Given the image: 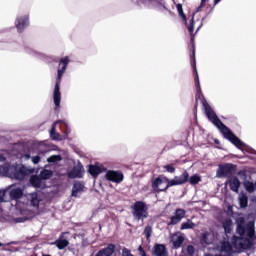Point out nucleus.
Wrapping results in <instances>:
<instances>
[{"label":"nucleus","instance_id":"obj_1","mask_svg":"<svg viewBox=\"0 0 256 256\" xmlns=\"http://www.w3.org/2000/svg\"><path fill=\"white\" fill-rule=\"evenodd\" d=\"M236 232L239 236H233L232 243L235 249H242L247 251L253 247V240L255 239V221L245 220V217L236 219Z\"/></svg>","mask_w":256,"mask_h":256},{"label":"nucleus","instance_id":"obj_2","mask_svg":"<svg viewBox=\"0 0 256 256\" xmlns=\"http://www.w3.org/2000/svg\"><path fill=\"white\" fill-rule=\"evenodd\" d=\"M204 111L206 116L208 117L209 121L217 127V129H220L224 135L228 139V141L231 142L232 145H235L237 149H241V147H245V143L239 139V137L235 136L233 132L223 124V121L219 119V116L213 111V108H211V105L207 102L206 99L202 100Z\"/></svg>","mask_w":256,"mask_h":256},{"label":"nucleus","instance_id":"obj_3","mask_svg":"<svg viewBox=\"0 0 256 256\" xmlns=\"http://www.w3.org/2000/svg\"><path fill=\"white\" fill-rule=\"evenodd\" d=\"M189 183V172L184 170L180 176H175L174 179H169L166 176H158L152 181V189L154 193H167L171 187L185 185Z\"/></svg>","mask_w":256,"mask_h":256},{"label":"nucleus","instance_id":"obj_4","mask_svg":"<svg viewBox=\"0 0 256 256\" xmlns=\"http://www.w3.org/2000/svg\"><path fill=\"white\" fill-rule=\"evenodd\" d=\"M2 173L10 179H15V181H23L27 175L33 173V170L28 169L23 164L6 163L2 166Z\"/></svg>","mask_w":256,"mask_h":256},{"label":"nucleus","instance_id":"obj_5","mask_svg":"<svg viewBox=\"0 0 256 256\" xmlns=\"http://www.w3.org/2000/svg\"><path fill=\"white\" fill-rule=\"evenodd\" d=\"M69 63V56L61 58L59 62L58 76L56 79V84L53 93L54 105L57 108L61 107V79H63V75H65V71H67Z\"/></svg>","mask_w":256,"mask_h":256},{"label":"nucleus","instance_id":"obj_6","mask_svg":"<svg viewBox=\"0 0 256 256\" xmlns=\"http://www.w3.org/2000/svg\"><path fill=\"white\" fill-rule=\"evenodd\" d=\"M191 51H192V54L190 55V64L193 69V73L195 75L194 77V83L196 87L195 109H197L199 100L202 101L203 103V99H205V96H203V92L201 91V83L199 82V72H197V59L195 58V44H192Z\"/></svg>","mask_w":256,"mask_h":256},{"label":"nucleus","instance_id":"obj_7","mask_svg":"<svg viewBox=\"0 0 256 256\" xmlns=\"http://www.w3.org/2000/svg\"><path fill=\"white\" fill-rule=\"evenodd\" d=\"M131 213L136 221H145L149 217V205L145 201H136L131 206Z\"/></svg>","mask_w":256,"mask_h":256},{"label":"nucleus","instance_id":"obj_8","mask_svg":"<svg viewBox=\"0 0 256 256\" xmlns=\"http://www.w3.org/2000/svg\"><path fill=\"white\" fill-rule=\"evenodd\" d=\"M235 171H237V165L235 164H220L217 170V177H233Z\"/></svg>","mask_w":256,"mask_h":256},{"label":"nucleus","instance_id":"obj_9","mask_svg":"<svg viewBox=\"0 0 256 256\" xmlns=\"http://www.w3.org/2000/svg\"><path fill=\"white\" fill-rule=\"evenodd\" d=\"M185 215H187V211L183 208H177L174 211V215L170 217V221L167 222L168 227L171 225H179L183 219H185Z\"/></svg>","mask_w":256,"mask_h":256},{"label":"nucleus","instance_id":"obj_10","mask_svg":"<svg viewBox=\"0 0 256 256\" xmlns=\"http://www.w3.org/2000/svg\"><path fill=\"white\" fill-rule=\"evenodd\" d=\"M176 9L182 19V21L185 23L189 33H193L194 31V27H195V20L194 18L192 17L191 20H190V23L188 24L187 23V15H185V12H183V5L182 4H177L176 5Z\"/></svg>","mask_w":256,"mask_h":256},{"label":"nucleus","instance_id":"obj_11","mask_svg":"<svg viewBox=\"0 0 256 256\" xmlns=\"http://www.w3.org/2000/svg\"><path fill=\"white\" fill-rule=\"evenodd\" d=\"M105 178L107 181H111L112 183H123L125 176L121 171L108 170L105 174Z\"/></svg>","mask_w":256,"mask_h":256},{"label":"nucleus","instance_id":"obj_12","mask_svg":"<svg viewBox=\"0 0 256 256\" xmlns=\"http://www.w3.org/2000/svg\"><path fill=\"white\" fill-rule=\"evenodd\" d=\"M152 255L154 256H169V251L165 244L156 243L152 248Z\"/></svg>","mask_w":256,"mask_h":256},{"label":"nucleus","instance_id":"obj_13","mask_svg":"<svg viewBox=\"0 0 256 256\" xmlns=\"http://www.w3.org/2000/svg\"><path fill=\"white\" fill-rule=\"evenodd\" d=\"M171 243L173 245V249H181V245L185 243V237L180 235V232H176L172 235Z\"/></svg>","mask_w":256,"mask_h":256},{"label":"nucleus","instance_id":"obj_14","mask_svg":"<svg viewBox=\"0 0 256 256\" xmlns=\"http://www.w3.org/2000/svg\"><path fill=\"white\" fill-rule=\"evenodd\" d=\"M83 165H77L72 168L70 172H68L69 179H81L83 177Z\"/></svg>","mask_w":256,"mask_h":256},{"label":"nucleus","instance_id":"obj_15","mask_svg":"<svg viewBox=\"0 0 256 256\" xmlns=\"http://www.w3.org/2000/svg\"><path fill=\"white\" fill-rule=\"evenodd\" d=\"M29 25V16H22L16 19V28L18 33H23L25 27Z\"/></svg>","mask_w":256,"mask_h":256},{"label":"nucleus","instance_id":"obj_16","mask_svg":"<svg viewBox=\"0 0 256 256\" xmlns=\"http://www.w3.org/2000/svg\"><path fill=\"white\" fill-rule=\"evenodd\" d=\"M30 184L35 189H45V183L43 182V179H41V176L32 175L30 177Z\"/></svg>","mask_w":256,"mask_h":256},{"label":"nucleus","instance_id":"obj_17","mask_svg":"<svg viewBox=\"0 0 256 256\" xmlns=\"http://www.w3.org/2000/svg\"><path fill=\"white\" fill-rule=\"evenodd\" d=\"M115 253V244L110 243L106 248L100 249L95 256H112Z\"/></svg>","mask_w":256,"mask_h":256},{"label":"nucleus","instance_id":"obj_18","mask_svg":"<svg viewBox=\"0 0 256 256\" xmlns=\"http://www.w3.org/2000/svg\"><path fill=\"white\" fill-rule=\"evenodd\" d=\"M85 184L80 181H75L72 187V197H79V193H83Z\"/></svg>","mask_w":256,"mask_h":256},{"label":"nucleus","instance_id":"obj_19","mask_svg":"<svg viewBox=\"0 0 256 256\" xmlns=\"http://www.w3.org/2000/svg\"><path fill=\"white\" fill-rule=\"evenodd\" d=\"M229 185L231 191H234V193H239V188L241 187V182L239 181V178L233 177L229 180Z\"/></svg>","mask_w":256,"mask_h":256},{"label":"nucleus","instance_id":"obj_20","mask_svg":"<svg viewBox=\"0 0 256 256\" xmlns=\"http://www.w3.org/2000/svg\"><path fill=\"white\" fill-rule=\"evenodd\" d=\"M10 199L13 201H17V199H21L23 197V190L21 188H14L10 190Z\"/></svg>","mask_w":256,"mask_h":256},{"label":"nucleus","instance_id":"obj_21","mask_svg":"<svg viewBox=\"0 0 256 256\" xmlns=\"http://www.w3.org/2000/svg\"><path fill=\"white\" fill-rule=\"evenodd\" d=\"M57 123H63L62 120H58L56 121L53 125L52 128L50 130V137L51 139H53V141H59V139H61V134H59L56 130H55V126L57 125Z\"/></svg>","mask_w":256,"mask_h":256},{"label":"nucleus","instance_id":"obj_22","mask_svg":"<svg viewBox=\"0 0 256 256\" xmlns=\"http://www.w3.org/2000/svg\"><path fill=\"white\" fill-rule=\"evenodd\" d=\"M88 173H90V175H92V177H98L99 175H101L102 170H101V167L90 164Z\"/></svg>","mask_w":256,"mask_h":256},{"label":"nucleus","instance_id":"obj_23","mask_svg":"<svg viewBox=\"0 0 256 256\" xmlns=\"http://www.w3.org/2000/svg\"><path fill=\"white\" fill-rule=\"evenodd\" d=\"M55 245L57 249H59L60 251H63L65 247H69V241L67 239L59 238L58 240L55 241Z\"/></svg>","mask_w":256,"mask_h":256},{"label":"nucleus","instance_id":"obj_24","mask_svg":"<svg viewBox=\"0 0 256 256\" xmlns=\"http://www.w3.org/2000/svg\"><path fill=\"white\" fill-rule=\"evenodd\" d=\"M239 205L241 209H246V207L249 205V197L246 194L239 196Z\"/></svg>","mask_w":256,"mask_h":256},{"label":"nucleus","instance_id":"obj_25","mask_svg":"<svg viewBox=\"0 0 256 256\" xmlns=\"http://www.w3.org/2000/svg\"><path fill=\"white\" fill-rule=\"evenodd\" d=\"M39 177L42 179V181H45L47 179H51V177H53V171L47 170V169H43L40 172Z\"/></svg>","mask_w":256,"mask_h":256},{"label":"nucleus","instance_id":"obj_26","mask_svg":"<svg viewBox=\"0 0 256 256\" xmlns=\"http://www.w3.org/2000/svg\"><path fill=\"white\" fill-rule=\"evenodd\" d=\"M222 227L225 233H231V231H233V221H231V219L226 220L225 222H223Z\"/></svg>","mask_w":256,"mask_h":256},{"label":"nucleus","instance_id":"obj_27","mask_svg":"<svg viewBox=\"0 0 256 256\" xmlns=\"http://www.w3.org/2000/svg\"><path fill=\"white\" fill-rule=\"evenodd\" d=\"M181 231H185V229H195V223L191 220H187L186 222L181 224Z\"/></svg>","mask_w":256,"mask_h":256},{"label":"nucleus","instance_id":"obj_28","mask_svg":"<svg viewBox=\"0 0 256 256\" xmlns=\"http://www.w3.org/2000/svg\"><path fill=\"white\" fill-rule=\"evenodd\" d=\"M188 182L190 185H198V183H201V176L195 174L191 177L188 176Z\"/></svg>","mask_w":256,"mask_h":256},{"label":"nucleus","instance_id":"obj_29","mask_svg":"<svg viewBox=\"0 0 256 256\" xmlns=\"http://www.w3.org/2000/svg\"><path fill=\"white\" fill-rule=\"evenodd\" d=\"M31 205L32 207H39V194L37 192L31 194Z\"/></svg>","mask_w":256,"mask_h":256},{"label":"nucleus","instance_id":"obj_30","mask_svg":"<svg viewBox=\"0 0 256 256\" xmlns=\"http://www.w3.org/2000/svg\"><path fill=\"white\" fill-rule=\"evenodd\" d=\"M221 251H223L224 253H231V251H233V247L231 246V243L223 242L221 246Z\"/></svg>","mask_w":256,"mask_h":256},{"label":"nucleus","instance_id":"obj_31","mask_svg":"<svg viewBox=\"0 0 256 256\" xmlns=\"http://www.w3.org/2000/svg\"><path fill=\"white\" fill-rule=\"evenodd\" d=\"M244 187L248 193H253V191H255V184L251 181H245Z\"/></svg>","mask_w":256,"mask_h":256},{"label":"nucleus","instance_id":"obj_32","mask_svg":"<svg viewBox=\"0 0 256 256\" xmlns=\"http://www.w3.org/2000/svg\"><path fill=\"white\" fill-rule=\"evenodd\" d=\"M61 159H62L61 155H52V156L48 157L47 162L48 163H57V162L61 161Z\"/></svg>","mask_w":256,"mask_h":256},{"label":"nucleus","instance_id":"obj_33","mask_svg":"<svg viewBox=\"0 0 256 256\" xmlns=\"http://www.w3.org/2000/svg\"><path fill=\"white\" fill-rule=\"evenodd\" d=\"M152 233H153V228L151 226H146L144 229V235L147 240L151 239Z\"/></svg>","mask_w":256,"mask_h":256},{"label":"nucleus","instance_id":"obj_34","mask_svg":"<svg viewBox=\"0 0 256 256\" xmlns=\"http://www.w3.org/2000/svg\"><path fill=\"white\" fill-rule=\"evenodd\" d=\"M186 251L190 256L195 255V247L193 245H188Z\"/></svg>","mask_w":256,"mask_h":256},{"label":"nucleus","instance_id":"obj_35","mask_svg":"<svg viewBox=\"0 0 256 256\" xmlns=\"http://www.w3.org/2000/svg\"><path fill=\"white\" fill-rule=\"evenodd\" d=\"M164 169H166L168 173H175V167L171 164L164 166Z\"/></svg>","mask_w":256,"mask_h":256},{"label":"nucleus","instance_id":"obj_36","mask_svg":"<svg viewBox=\"0 0 256 256\" xmlns=\"http://www.w3.org/2000/svg\"><path fill=\"white\" fill-rule=\"evenodd\" d=\"M40 162H41V156L37 155L32 157V163H34V165H37Z\"/></svg>","mask_w":256,"mask_h":256},{"label":"nucleus","instance_id":"obj_37","mask_svg":"<svg viewBox=\"0 0 256 256\" xmlns=\"http://www.w3.org/2000/svg\"><path fill=\"white\" fill-rule=\"evenodd\" d=\"M5 190H0V203L5 202Z\"/></svg>","mask_w":256,"mask_h":256},{"label":"nucleus","instance_id":"obj_38","mask_svg":"<svg viewBox=\"0 0 256 256\" xmlns=\"http://www.w3.org/2000/svg\"><path fill=\"white\" fill-rule=\"evenodd\" d=\"M138 251L140 256H147V253L145 252V249L143 248V246H139Z\"/></svg>","mask_w":256,"mask_h":256},{"label":"nucleus","instance_id":"obj_39","mask_svg":"<svg viewBox=\"0 0 256 256\" xmlns=\"http://www.w3.org/2000/svg\"><path fill=\"white\" fill-rule=\"evenodd\" d=\"M22 159H24L25 161H29V159H31V153H25L22 155Z\"/></svg>","mask_w":256,"mask_h":256},{"label":"nucleus","instance_id":"obj_40","mask_svg":"<svg viewBox=\"0 0 256 256\" xmlns=\"http://www.w3.org/2000/svg\"><path fill=\"white\" fill-rule=\"evenodd\" d=\"M205 3L203 0H201L200 6L197 8V12H200L204 7H205Z\"/></svg>","mask_w":256,"mask_h":256},{"label":"nucleus","instance_id":"obj_41","mask_svg":"<svg viewBox=\"0 0 256 256\" xmlns=\"http://www.w3.org/2000/svg\"><path fill=\"white\" fill-rule=\"evenodd\" d=\"M23 221H27V218H17V223H23Z\"/></svg>","mask_w":256,"mask_h":256},{"label":"nucleus","instance_id":"obj_42","mask_svg":"<svg viewBox=\"0 0 256 256\" xmlns=\"http://www.w3.org/2000/svg\"><path fill=\"white\" fill-rule=\"evenodd\" d=\"M218 3H221V0H214V7H215V5H217Z\"/></svg>","mask_w":256,"mask_h":256},{"label":"nucleus","instance_id":"obj_43","mask_svg":"<svg viewBox=\"0 0 256 256\" xmlns=\"http://www.w3.org/2000/svg\"><path fill=\"white\" fill-rule=\"evenodd\" d=\"M214 143H215L216 145H219V140L215 139V140H214Z\"/></svg>","mask_w":256,"mask_h":256},{"label":"nucleus","instance_id":"obj_44","mask_svg":"<svg viewBox=\"0 0 256 256\" xmlns=\"http://www.w3.org/2000/svg\"><path fill=\"white\" fill-rule=\"evenodd\" d=\"M205 256H213V255H212V254H206ZM214 256H221V255L216 254V255H214Z\"/></svg>","mask_w":256,"mask_h":256},{"label":"nucleus","instance_id":"obj_45","mask_svg":"<svg viewBox=\"0 0 256 256\" xmlns=\"http://www.w3.org/2000/svg\"><path fill=\"white\" fill-rule=\"evenodd\" d=\"M207 239V234H203V240Z\"/></svg>","mask_w":256,"mask_h":256},{"label":"nucleus","instance_id":"obj_46","mask_svg":"<svg viewBox=\"0 0 256 256\" xmlns=\"http://www.w3.org/2000/svg\"><path fill=\"white\" fill-rule=\"evenodd\" d=\"M0 247H3V243L0 242Z\"/></svg>","mask_w":256,"mask_h":256},{"label":"nucleus","instance_id":"obj_47","mask_svg":"<svg viewBox=\"0 0 256 256\" xmlns=\"http://www.w3.org/2000/svg\"><path fill=\"white\" fill-rule=\"evenodd\" d=\"M1 171H3V168L0 167V173H1Z\"/></svg>","mask_w":256,"mask_h":256},{"label":"nucleus","instance_id":"obj_48","mask_svg":"<svg viewBox=\"0 0 256 256\" xmlns=\"http://www.w3.org/2000/svg\"><path fill=\"white\" fill-rule=\"evenodd\" d=\"M162 7L165 9V5H162Z\"/></svg>","mask_w":256,"mask_h":256},{"label":"nucleus","instance_id":"obj_49","mask_svg":"<svg viewBox=\"0 0 256 256\" xmlns=\"http://www.w3.org/2000/svg\"><path fill=\"white\" fill-rule=\"evenodd\" d=\"M149 1H155V0H149Z\"/></svg>","mask_w":256,"mask_h":256}]
</instances>
